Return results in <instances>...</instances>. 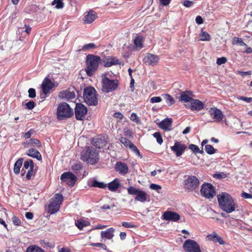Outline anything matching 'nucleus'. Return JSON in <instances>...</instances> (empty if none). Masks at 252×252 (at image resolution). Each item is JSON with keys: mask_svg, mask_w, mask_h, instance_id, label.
<instances>
[{"mask_svg": "<svg viewBox=\"0 0 252 252\" xmlns=\"http://www.w3.org/2000/svg\"><path fill=\"white\" fill-rule=\"evenodd\" d=\"M219 207L226 213H231L237 207L232 197L228 193L222 192L217 195Z\"/></svg>", "mask_w": 252, "mask_h": 252, "instance_id": "f257e3e1", "label": "nucleus"}, {"mask_svg": "<svg viewBox=\"0 0 252 252\" xmlns=\"http://www.w3.org/2000/svg\"><path fill=\"white\" fill-rule=\"evenodd\" d=\"M81 159L91 164H94L99 159L98 152L93 147L87 146L85 150L82 152Z\"/></svg>", "mask_w": 252, "mask_h": 252, "instance_id": "f03ea898", "label": "nucleus"}, {"mask_svg": "<svg viewBox=\"0 0 252 252\" xmlns=\"http://www.w3.org/2000/svg\"><path fill=\"white\" fill-rule=\"evenodd\" d=\"M100 62V58L99 56L90 54L87 56L86 71L88 76H91L93 75L97 70Z\"/></svg>", "mask_w": 252, "mask_h": 252, "instance_id": "7ed1b4c3", "label": "nucleus"}, {"mask_svg": "<svg viewBox=\"0 0 252 252\" xmlns=\"http://www.w3.org/2000/svg\"><path fill=\"white\" fill-rule=\"evenodd\" d=\"M73 110L66 102L60 103L57 109V116L59 120H63L73 115Z\"/></svg>", "mask_w": 252, "mask_h": 252, "instance_id": "20e7f679", "label": "nucleus"}, {"mask_svg": "<svg viewBox=\"0 0 252 252\" xmlns=\"http://www.w3.org/2000/svg\"><path fill=\"white\" fill-rule=\"evenodd\" d=\"M96 93L94 88L92 87L86 88L84 89L83 98L85 102L89 105L95 106L97 104Z\"/></svg>", "mask_w": 252, "mask_h": 252, "instance_id": "39448f33", "label": "nucleus"}, {"mask_svg": "<svg viewBox=\"0 0 252 252\" xmlns=\"http://www.w3.org/2000/svg\"><path fill=\"white\" fill-rule=\"evenodd\" d=\"M63 196L61 193H56L51 199V202L48 206V212L50 214H54L59 211L60 206L63 201Z\"/></svg>", "mask_w": 252, "mask_h": 252, "instance_id": "423d86ee", "label": "nucleus"}, {"mask_svg": "<svg viewBox=\"0 0 252 252\" xmlns=\"http://www.w3.org/2000/svg\"><path fill=\"white\" fill-rule=\"evenodd\" d=\"M102 90L104 93H109L116 89L118 86L117 80H110L105 75L102 76Z\"/></svg>", "mask_w": 252, "mask_h": 252, "instance_id": "0eeeda50", "label": "nucleus"}, {"mask_svg": "<svg viewBox=\"0 0 252 252\" xmlns=\"http://www.w3.org/2000/svg\"><path fill=\"white\" fill-rule=\"evenodd\" d=\"M200 184L199 179L195 176H189L184 180L185 188L189 191H195Z\"/></svg>", "mask_w": 252, "mask_h": 252, "instance_id": "6e6552de", "label": "nucleus"}, {"mask_svg": "<svg viewBox=\"0 0 252 252\" xmlns=\"http://www.w3.org/2000/svg\"><path fill=\"white\" fill-rule=\"evenodd\" d=\"M200 192L206 198H212L216 194L214 186L210 183H204L201 186Z\"/></svg>", "mask_w": 252, "mask_h": 252, "instance_id": "1a4fd4ad", "label": "nucleus"}, {"mask_svg": "<svg viewBox=\"0 0 252 252\" xmlns=\"http://www.w3.org/2000/svg\"><path fill=\"white\" fill-rule=\"evenodd\" d=\"M183 248L186 252H201L199 244L193 240L188 239L185 241Z\"/></svg>", "mask_w": 252, "mask_h": 252, "instance_id": "9d476101", "label": "nucleus"}, {"mask_svg": "<svg viewBox=\"0 0 252 252\" xmlns=\"http://www.w3.org/2000/svg\"><path fill=\"white\" fill-rule=\"evenodd\" d=\"M61 180L70 187L74 186L76 180V176L70 172H65L61 176Z\"/></svg>", "mask_w": 252, "mask_h": 252, "instance_id": "9b49d317", "label": "nucleus"}, {"mask_svg": "<svg viewBox=\"0 0 252 252\" xmlns=\"http://www.w3.org/2000/svg\"><path fill=\"white\" fill-rule=\"evenodd\" d=\"M87 113L86 107L82 103H77L75 108V115L76 119L78 120H82Z\"/></svg>", "mask_w": 252, "mask_h": 252, "instance_id": "f8f14e48", "label": "nucleus"}, {"mask_svg": "<svg viewBox=\"0 0 252 252\" xmlns=\"http://www.w3.org/2000/svg\"><path fill=\"white\" fill-rule=\"evenodd\" d=\"M159 61V57L156 55L148 53L143 59L144 63L148 65H156Z\"/></svg>", "mask_w": 252, "mask_h": 252, "instance_id": "ddd939ff", "label": "nucleus"}, {"mask_svg": "<svg viewBox=\"0 0 252 252\" xmlns=\"http://www.w3.org/2000/svg\"><path fill=\"white\" fill-rule=\"evenodd\" d=\"M107 141L105 136L98 135L94 137L92 141V145L98 149L104 147Z\"/></svg>", "mask_w": 252, "mask_h": 252, "instance_id": "4468645a", "label": "nucleus"}, {"mask_svg": "<svg viewBox=\"0 0 252 252\" xmlns=\"http://www.w3.org/2000/svg\"><path fill=\"white\" fill-rule=\"evenodd\" d=\"M209 113L215 122H220L223 118L222 112L217 108H211L209 110Z\"/></svg>", "mask_w": 252, "mask_h": 252, "instance_id": "2eb2a0df", "label": "nucleus"}, {"mask_svg": "<svg viewBox=\"0 0 252 252\" xmlns=\"http://www.w3.org/2000/svg\"><path fill=\"white\" fill-rule=\"evenodd\" d=\"M187 149V146L182 144L178 141H175L174 146L171 147L172 151L175 154L177 157L181 156Z\"/></svg>", "mask_w": 252, "mask_h": 252, "instance_id": "dca6fc26", "label": "nucleus"}, {"mask_svg": "<svg viewBox=\"0 0 252 252\" xmlns=\"http://www.w3.org/2000/svg\"><path fill=\"white\" fill-rule=\"evenodd\" d=\"M186 106L191 110L200 111L203 108L204 104L201 101L193 98Z\"/></svg>", "mask_w": 252, "mask_h": 252, "instance_id": "f3484780", "label": "nucleus"}, {"mask_svg": "<svg viewBox=\"0 0 252 252\" xmlns=\"http://www.w3.org/2000/svg\"><path fill=\"white\" fill-rule=\"evenodd\" d=\"M54 83L48 78H45L42 83V90L45 95L50 93V90L54 87Z\"/></svg>", "mask_w": 252, "mask_h": 252, "instance_id": "a211bd4d", "label": "nucleus"}, {"mask_svg": "<svg viewBox=\"0 0 252 252\" xmlns=\"http://www.w3.org/2000/svg\"><path fill=\"white\" fill-rule=\"evenodd\" d=\"M162 217L163 219L171 221H177L180 218L178 213L170 211L165 212L162 215Z\"/></svg>", "mask_w": 252, "mask_h": 252, "instance_id": "6ab92c4d", "label": "nucleus"}, {"mask_svg": "<svg viewBox=\"0 0 252 252\" xmlns=\"http://www.w3.org/2000/svg\"><path fill=\"white\" fill-rule=\"evenodd\" d=\"M172 124V120L171 118H166L159 123L158 126L164 130L169 131L171 130Z\"/></svg>", "mask_w": 252, "mask_h": 252, "instance_id": "aec40b11", "label": "nucleus"}, {"mask_svg": "<svg viewBox=\"0 0 252 252\" xmlns=\"http://www.w3.org/2000/svg\"><path fill=\"white\" fill-rule=\"evenodd\" d=\"M115 169L117 172L123 175H126L128 171L127 164L122 162H118L116 163Z\"/></svg>", "mask_w": 252, "mask_h": 252, "instance_id": "412c9836", "label": "nucleus"}, {"mask_svg": "<svg viewBox=\"0 0 252 252\" xmlns=\"http://www.w3.org/2000/svg\"><path fill=\"white\" fill-rule=\"evenodd\" d=\"M207 238L209 240L212 241L214 243H219L220 245H224L225 244L222 238L216 232H213L212 233L208 235Z\"/></svg>", "mask_w": 252, "mask_h": 252, "instance_id": "4be33fe9", "label": "nucleus"}, {"mask_svg": "<svg viewBox=\"0 0 252 252\" xmlns=\"http://www.w3.org/2000/svg\"><path fill=\"white\" fill-rule=\"evenodd\" d=\"M105 67H110L113 65L121 64L120 61L115 57H109L103 61Z\"/></svg>", "mask_w": 252, "mask_h": 252, "instance_id": "5701e85b", "label": "nucleus"}, {"mask_svg": "<svg viewBox=\"0 0 252 252\" xmlns=\"http://www.w3.org/2000/svg\"><path fill=\"white\" fill-rule=\"evenodd\" d=\"M97 17V14L93 10H90L84 17V21L86 23H92Z\"/></svg>", "mask_w": 252, "mask_h": 252, "instance_id": "b1692460", "label": "nucleus"}, {"mask_svg": "<svg viewBox=\"0 0 252 252\" xmlns=\"http://www.w3.org/2000/svg\"><path fill=\"white\" fill-rule=\"evenodd\" d=\"M27 155L32 158L37 159L38 160H41L42 159V156L39 152L35 148L30 149L27 153Z\"/></svg>", "mask_w": 252, "mask_h": 252, "instance_id": "393cba45", "label": "nucleus"}, {"mask_svg": "<svg viewBox=\"0 0 252 252\" xmlns=\"http://www.w3.org/2000/svg\"><path fill=\"white\" fill-rule=\"evenodd\" d=\"M114 229L112 227L109 228L105 231L101 232V237L102 239H112L114 237Z\"/></svg>", "mask_w": 252, "mask_h": 252, "instance_id": "a878e982", "label": "nucleus"}, {"mask_svg": "<svg viewBox=\"0 0 252 252\" xmlns=\"http://www.w3.org/2000/svg\"><path fill=\"white\" fill-rule=\"evenodd\" d=\"M120 183L119 179L118 178L115 179L113 181L109 183L107 185L109 190L111 191H115L120 187Z\"/></svg>", "mask_w": 252, "mask_h": 252, "instance_id": "bb28decb", "label": "nucleus"}, {"mask_svg": "<svg viewBox=\"0 0 252 252\" xmlns=\"http://www.w3.org/2000/svg\"><path fill=\"white\" fill-rule=\"evenodd\" d=\"M192 93L189 91L182 92L181 94L180 99L184 102H191L193 99L189 94H191Z\"/></svg>", "mask_w": 252, "mask_h": 252, "instance_id": "cd10ccee", "label": "nucleus"}, {"mask_svg": "<svg viewBox=\"0 0 252 252\" xmlns=\"http://www.w3.org/2000/svg\"><path fill=\"white\" fill-rule=\"evenodd\" d=\"M91 187L98 188L100 189H105L107 187V184L102 182H99L96 180H93L91 181Z\"/></svg>", "mask_w": 252, "mask_h": 252, "instance_id": "c85d7f7f", "label": "nucleus"}, {"mask_svg": "<svg viewBox=\"0 0 252 252\" xmlns=\"http://www.w3.org/2000/svg\"><path fill=\"white\" fill-rule=\"evenodd\" d=\"M23 158H19L15 163L13 171L15 174H18L20 171V168L23 163Z\"/></svg>", "mask_w": 252, "mask_h": 252, "instance_id": "c756f323", "label": "nucleus"}, {"mask_svg": "<svg viewBox=\"0 0 252 252\" xmlns=\"http://www.w3.org/2000/svg\"><path fill=\"white\" fill-rule=\"evenodd\" d=\"M135 199L141 202H145L147 199L146 192L140 190L139 192L137 194Z\"/></svg>", "mask_w": 252, "mask_h": 252, "instance_id": "7c9ffc66", "label": "nucleus"}, {"mask_svg": "<svg viewBox=\"0 0 252 252\" xmlns=\"http://www.w3.org/2000/svg\"><path fill=\"white\" fill-rule=\"evenodd\" d=\"M90 224V222L88 221L79 220L76 223L75 225L80 229L82 230L84 227L87 226Z\"/></svg>", "mask_w": 252, "mask_h": 252, "instance_id": "2f4dec72", "label": "nucleus"}, {"mask_svg": "<svg viewBox=\"0 0 252 252\" xmlns=\"http://www.w3.org/2000/svg\"><path fill=\"white\" fill-rule=\"evenodd\" d=\"M29 145L36 146L37 147H41V144L40 141L36 138H31L27 143Z\"/></svg>", "mask_w": 252, "mask_h": 252, "instance_id": "473e14b6", "label": "nucleus"}, {"mask_svg": "<svg viewBox=\"0 0 252 252\" xmlns=\"http://www.w3.org/2000/svg\"><path fill=\"white\" fill-rule=\"evenodd\" d=\"M52 5H55V8L57 9H62L64 6V4L62 0H54L51 3Z\"/></svg>", "mask_w": 252, "mask_h": 252, "instance_id": "72a5a7b5", "label": "nucleus"}, {"mask_svg": "<svg viewBox=\"0 0 252 252\" xmlns=\"http://www.w3.org/2000/svg\"><path fill=\"white\" fill-rule=\"evenodd\" d=\"M26 252H44V251L39 247L36 246H32L29 247Z\"/></svg>", "mask_w": 252, "mask_h": 252, "instance_id": "f704fd0d", "label": "nucleus"}, {"mask_svg": "<svg viewBox=\"0 0 252 252\" xmlns=\"http://www.w3.org/2000/svg\"><path fill=\"white\" fill-rule=\"evenodd\" d=\"M120 142L124 144V145L126 147H128L130 149L131 145H134L130 141H129L127 138L122 137L120 139Z\"/></svg>", "mask_w": 252, "mask_h": 252, "instance_id": "c9c22d12", "label": "nucleus"}, {"mask_svg": "<svg viewBox=\"0 0 252 252\" xmlns=\"http://www.w3.org/2000/svg\"><path fill=\"white\" fill-rule=\"evenodd\" d=\"M164 98L165 99L166 103L169 105L171 106L174 104L175 100L174 98L169 94H166L164 95Z\"/></svg>", "mask_w": 252, "mask_h": 252, "instance_id": "e433bc0d", "label": "nucleus"}, {"mask_svg": "<svg viewBox=\"0 0 252 252\" xmlns=\"http://www.w3.org/2000/svg\"><path fill=\"white\" fill-rule=\"evenodd\" d=\"M205 150L207 154L212 155L216 153V149H215L211 145H206L205 146Z\"/></svg>", "mask_w": 252, "mask_h": 252, "instance_id": "4c0bfd02", "label": "nucleus"}, {"mask_svg": "<svg viewBox=\"0 0 252 252\" xmlns=\"http://www.w3.org/2000/svg\"><path fill=\"white\" fill-rule=\"evenodd\" d=\"M96 48V46L95 44L91 43L84 45L81 50L86 51L91 49H95Z\"/></svg>", "mask_w": 252, "mask_h": 252, "instance_id": "58836bf2", "label": "nucleus"}, {"mask_svg": "<svg viewBox=\"0 0 252 252\" xmlns=\"http://www.w3.org/2000/svg\"><path fill=\"white\" fill-rule=\"evenodd\" d=\"M34 167V163L32 159H29L25 161L24 163V168L25 169H30Z\"/></svg>", "mask_w": 252, "mask_h": 252, "instance_id": "ea45409f", "label": "nucleus"}, {"mask_svg": "<svg viewBox=\"0 0 252 252\" xmlns=\"http://www.w3.org/2000/svg\"><path fill=\"white\" fill-rule=\"evenodd\" d=\"M153 136L156 138L158 144L161 145L163 142L162 138L161 133L159 132H156L153 134Z\"/></svg>", "mask_w": 252, "mask_h": 252, "instance_id": "a19ab883", "label": "nucleus"}, {"mask_svg": "<svg viewBox=\"0 0 252 252\" xmlns=\"http://www.w3.org/2000/svg\"><path fill=\"white\" fill-rule=\"evenodd\" d=\"M134 43L137 47H139L140 49L143 47L142 38L140 36H137L135 38Z\"/></svg>", "mask_w": 252, "mask_h": 252, "instance_id": "79ce46f5", "label": "nucleus"}, {"mask_svg": "<svg viewBox=\"0 0 252 252\" xmlns=\"http://www.w3.org/2000/svg\"><path fill=\"white\" fill-rule=\"evenodd\" d=\"M201 40L202 41H209L210 40V36L209 34L206 32H202L201 34Z\"/></svg>", "mask_w": 252, "mask_h": 252, "instance_id": "37998d69", "label": "nucleus"}, {"mask_svg": "<svg viewBox=\"0 0 252 252\" xmlns=\"http://www.w3.org/2000/svg\"><path fill=\"white\" fill-rule=\"evenodd\" d=\"M90 245L92 246H94V247H100V248H101L104 250L107 251L109 252H109L107 249L106 246L105 245L102 244V243H92L90 244Z\"/></svg>", "mask_w": 252, "mask_h": 252, "instance_id": "c03bdc74", "label": "nucleus"}, {"mask_svg": "<svg viewBox=\"0 0 252 252\" xmlns=\"http://www.w3.org/2000/svg\"><path fill=\"white\" fill-rule=\"evenodd\" d=\"M128 193L129 194H135L137 195L138 192L140 191V190L136 189L135 188L133 187H130L127 189Z\"/></svg>", "mask_w": 252, "mask_h": 252, "instance_id": "a18cd8bd", "label": "nucleus"}, {"mask_svg": "<svg viewBox=\"0 0 252 252\" xmlns=\"http://www.w3.org/2000/svg\"><path fill=\"white\" fill-rule=\"evenodd\" d=\"M64 94L65 97L69 99L74 98L75 96V93L73 92H70L66 91L64 93Z\"/></svg>", "mask_w": 252, "mask_h": 252, "instance_id": "49530a36", "label": "nucleus"}, {"mask_svg": "<svg viewBox=\"0 0 252 252\" xmlns=\"http://www.w3.org/2000/svg\"><path fill=\"white\" fill-rule=\"evenodd\" d=\"M72 170L74 171H80L82 168V165L81 163H76L72 166Z\"/></svg>", "mask_w": 252, "mask_h": 252, "instance_id": "de8ad7c7", "label": "nucleus"}, {"mask_svg": "<svg viewBox=\"0 0 252 252\" xmlns=\"http://www.w3.org/2000/svg\"><path fill=\"white\" fill-rule=\"evenodd\" d=\"M189 148L194 153L197 154L199 152V147L194 144H191L189 146Z\"/></svg>", "mask_w": 252, "mask_h": 252, "instance_id": "09e8293b", "label": "nucleus"}, {"mask_svg": "<svg viewBox=\"0 0 252 252\" xmlns=\"http://www.w3.org/2000/svg\"><path fill=\"white\" fill-rule=\"evenodd\" d=\"M29 96L30 98H33L36 96V93L34 89L30 88L28 90Z\"/></svg>", "mask_w": 252, "mask_h": 252, "instance_id": "8fccbe9b", "label": "nucleus"}, {"mask_svg": "<svg viewBox=\"0 0 252 252\" xmlns=\"http://www.w3.org/2000/svg\"><path fill=\"white\" fill-rule=\"evenodd\" d=\"M26 108L29 110H32L35 106V103L33 101H30L25 104Z\"/></svg>", "mask_w": 252, "mask_h": 252, "instance_id": "3c124183", "label": "nucleus"}, {"mask_svg": "<svg viewBox=\"0 0 252 252\" xmlns=\"http://www.w3.org/2000/svg\"><path fill=\"white\" fill-rule=\"evenodd\" d=\"M150 188L152 189L156 190L158 192H159V190L161 189V187L160 186L155 184H151L150 186Z\"/></svg>", "mask_w": 252, "mask_h": 252, "instance_id": "603ef678", "label": "nucleus"}, {"mask_svg": "<svg viewBox=\"0 0 252 252\" xmlns=\"http://www.w3.org/2000/svg\"><path fill=\"white\" fill-rule=\"evenodd\" d=\"M162 98L160 96H154L150 99V102L152 103H158L161 102Z\"/></svg>", "mask_w": 252, "mask_h": 252, "instance_id": "864d4df0", "label": "nucleus"}, {"mask_svg": "<svg viewBox=\"0 0 252 252\" xmlns=\"http://www.w3.org/2000/svg\"><path fill=\"white\" fill-rule=\"evenodd\" d=\"M227 62V59L225 57H221L218 58L217 60V63L218 65H221Z\"/></svg>", "mask_w": 252, "mask_h": 252, "instance_id": "5fc2aeb1", "label": "nucleus"}, {"mask_svg": "<svg viewBox=\"0 0 252 252\" xmlns=\"http://www.w3.org/2000/svg\"><path fill=\"white\" fill-rule=\"evenodd\" d=\"M34 132L33 129H30L28 132H26L24 135V137L26 139H28L31 137L32 135Z\"/></svg>", "mask_w": 252, "mask_h": 252, "instance_id": "6e6d98bb", "label": "nucleus"}, {"mask_svg": "<svg viewBox=\"0 0 252 252\" xmlns=\"http://www.w3.org/2000/svg\"><path fill=\"white\" fill-rule=\"evenodd\" d=\"M236 39V42L237 44H239L241 46H245L247 47V45L242 40V39L239 37H235Z\"/></svg>", "mask_w": 252, "mask_h": 252, "instance_id": "4d7b16f0", "label": "nucleus"}, {"mask_svg": "<svg viewBox=\"0 0 252 252\" xmlns=\"http://www.w3.org/2000/svg\"><path fill=\"white\" fill-rule=\"evenodd\" d=\"M12 221L13 224L15 225H20L21 224L20 220L16 216H13L12 217Z\"/></svg>", "mask_w": 252, "mask_h": 252, "instance_id": "13d9d810", "label": "nucleus"}, {"mask_svg": "<svg viewBox=\"0 0 252 252\" xmlns=\"http://www.w3.org/2000/svg\"><path fill=\"white\" fill-rule=\"evenodd\" d=\"M239 100L245 101L247 102H251L252 101V97H247L245 96H240L238 97Z\"/></svg>", "mask_w": 252, "mask_h": 252, "instance_id": "bf43d9fd", "label": "nucleus"}, {"mask_svg": "<svg viewBox=\"0 0 252 252\" xmlns=\"http://www.w3.org/2000/svg\"><path fill=\"white\" fill-rule=\"evenodd\" d=\"M130 149L135 153L137 155L140 156V153L139 150L134 145H131Z\"/></svg>", "mask_w": 252, "mask_h": 252, "instance_id": "052dcab7", "label": "nucleus"}, {"mask_svg": "<svg viewBox=\"0 0 252 252\" xmlns=\"http://www.w3.org/2000/svg\"><path fill=\"white\" fill-rule=\"evenodd\" d=\"M183 5L187 7H190L192 6L193 2L191 1L186 0L183 1Z\"/></svg>", "mask_w": 252, "mask_h": 252, "instance_id": "680f3d73", "label": "nucleus"}, {"mask_svg": "<svg viewBox=\"0 0 252 252\" xmlns=\"http://www.w3.org/2000/svg\"><path fill=\"white\" fill-rule=\"evenodd\" d=\"M33 168L29 169L26 175V179L28 180H30L32 175L33 174Z\"/></svg>", "mask_w": 252, "mask_h": 252, "instance_id": "e2e57ef3", "label": "nucleus"}, {"mask_svg": "<svg viewBox=\"0 0 252 252\" xmlns=\"http://www.w3.org/2000/svg\"><path fill=\"white\" fill-rule=\"evenodd\" d=\"M130 120L133 121V122H135L136 123H137L138 121H139V119L137 116V115L134 113H133L131 116H130Z\"/></svg>", "mask_w": 252, "mask_h": 252, "instance_id": "0e129e2a", "label": "nucleus"}, {"mask_svg": "<svg viewBox=\"0 0 252 252\" xmlns=\"http://www.w3.org/2000/svg\"><path fill=\"white\" fill-rule=\"evenodd\" d=\"M122 225L126 228H134L135 227V225L134 224H131L127 222H123Z\"/></svg>", "mask_w": 252, "mask_h": 252, "instance_id": "69168bd1", "label": "nucleus"}, {"mask_svg": "<svg viewBox=\"0 0 252 252\" xmlns=\"http://www.w3.org/2000/svg\"><path fill=\"white\" fill-rule=\"evenodd\" d=\"M241 196L246 199L252 198V194L245 192H242Z\"/></svg>", "mask_w": 252, "mask_h": 252, "instance_id": "338daca9", "label": "nucleus"}, {"mask_svg": "<svg viewBox=\"0 0 252 252\" xmlns=\"http://www.w3.org/2000/svg\"><path fill=\"white\" fill-rule=\"evenodd\" d=\"M195 21L197 24L200 25L203 23V20L200 16H197L195 18Z\"/></svg>", "mask_w": 252, "mask_h": 252, "instance_id": "774afa93", "label": "nucleus"}]
</instances>
